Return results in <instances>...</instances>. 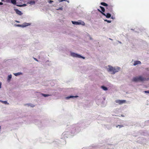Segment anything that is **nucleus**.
<instances>
[{
	"mask_svg": "<svg viewBox=\"0 0 149 149\" xmlns=\"http://www.w3.org/2000/svg\"><path fill=\"white\" fill-rule=\"evenodd\" d=\"M98 10L99 11H100L102 14L103 15L105 16L107 18H109L111 17V15L110 13H107L106 14L105 13H104L102 12L99 10L98 9Z\"/></svg>",
	"mask_w": 149,
	"mask_h": 149,
	"instance_id": "6",
	"label": "nucleus"
},
{
	"mask_svg": "<svg viewBox=\"0 0 149 149\" xmlns=\"http://www.w3.org/2000/svg\"><path fill=\"white\" fill-rule=\"evenodd\" d=\"M26 5L25 4H24L23 5H16V6H18V7H22L24 6H26Z\"/></svg>",
	"mask_w": 149,
	"mask_h": 149,
	"instance_id": "18",
	"label": "nucleus"
},
{
	"mask_svg": "<svg viewBox=\"0 0 149 149\" xmlns=\"http://www.w3.org/2000/svg\"><path fill=\"white\" fill-rule=\"evenodd\" d=\"M4 1V0H1V1L3 2Z\"/></svg>",
	"mask_w": 149,
	"mask_h": 149,
	"instance_id": "32",
	"label": "nucleus"
},
{
	"mask_svg": "<svg viewBox=\"0 0 149 149\" xmlns=\"http://www.w3.org/2000/svg\"><path fill=\"white\" fill-rule=\"evenodd\" d=\"M3 4V3L2 2H0V5H2Z\"/></svg>",
	"mask_w": 149,
	"mask_h": 149,
	"instance_id": "28",
	"label": "nucleus"
},
{
	"mask_svg": "<svg viewBox=\"0 0 149 149\" xmlns=\"http://www.w3.org/2000/svg\"><path fill=\"white\" fill-rule=\"evenodd\" d=\"M11 78H12V75L11 74L9 75L8 76V81L10 80Z\"/></svg>",
	"mask_w": 149,
	"mask_h": 149,
	"instance_id": "16",
	"label": "nucleus"
},
{
	"mask_svg": "<svg viewBox=\"0 0 149 149\" xmlns=\"http://www.w3.org/2000/svg\"><path fill=\"white\" fill-rule=\"evenodd\" d=\"M72 22L73 24H76V25H80V24H81L82 25H85V23L84 22H82L81 23V22H75V21H72Z\"/></svg>",
	"mask_w": 149,
	"mask_h": 149,
	"instance_id": "5",
	"label": "nucleus"
},
{
	"mask_svg": "<svg viewBox=\"0 0 149 149\" xmlns=\"http://www.w3.org/2000/svg\"><path fill=\"white\" fill-rule=\"evenodd\" d=\"M111 18H112V19H113V17H111Z\"/></svg>",
	"mask_w": 149,
	"mask_h": 149,
	"instance_id": "33",
	"label": "nucleus"
},
{
	"mask_svg": "<svg viewBox=\"0 0 149 149\" xmlns=\"http://www.w3.org/2000/svg\"><path fill=\"white\" fill-rule=\"evenodd\" d=\"M1 88V83H0V88Z\"/></svg>",
	"mask_w": 149,
	"mask_h": 149,
	"instance_id": "29",
	"label": "nucleus"
},
{
	"mask_svg": "<svg viewBox=\"0 0 149 149\" xmlns=\"http://www.w3.org/2000/svg\"><path fill=\"white\" fill-rule=\"evenodd\" d=\"M101 5L103 6L106 7L108 6V4L104 2H101Z\"/></svg>",
	"mask_w": 149,
	"mask_h": 149,
	"instance_id": "10",
	"label": "nucleus"
},
{
	"mask_svg": "<svg viewBox=\"0 0 149 149\" xmlns=\"http://www.w3.org/2000/svg\"><path fill=\"white\" fill-rule=\"evenodd\" d=\"M126 101L125 100H117L115 101V102L119 104H121L123 103H125Z\"/></svg>",
	"mask_w": 149,
	"mask_h": 149,
	"instance_id": "4",
	"label": "nucleus"
},
{
	"mask_svg": "<svg viewBox=\"0 0 149 149\" xmlns=\"http://www.w3.org/2000/svg\"><path fill=\"white\" fill-rule=\"evenodd\" d=\"M21 74H22V73L21 72H18L17 73H15L14 74V75L16 76H17L18 75H19Z\"/></svg>",
	"mask_w": 149,
	"mask_h": 149,
	"instance_id": "13",
	"label": "nucleus"
},
{
	"mask_svg": "<svg viewBox=\"0 0 149 149\" xmlns=\"http://www.w3.org/2000/svg\"><path fill=\"white\" fill-rule=\"evenodd\" d=\"M34 59H35V60H36V61H38V60H37L36 58H34Z\"/></svg>",
	"mask_w": 149,
	"mask_h": 149,
	"instance_id": "30",
	"label": "nucleus"
},
{
	"mask_svg": "<svg viewBox=\"0 0 149 149\" xmlns=\"http://www.w3.org/2000/svg\"><path fill=\"white\" fill-rule=\"evenodd\" d=\"M10 0H6V2L7 3H9L10 2Z\"/></svg>",
	"mask_w": 149,
	"mask_h": 149,
	"instance_id": "26",
	"label": "nucleus"
},
{
	"mask_svg": "<svg viewBox=\"0 0 149 149\" xmlns=\"http://www.w3.org/2000/svg\"><path fill=\"white\" fill-rule=\"evenodd\" d=\"M75 97V96H69V97H67L66 98L67 99H69L70 98H72V97Z\"/></svg>",
	"mask_w": 149,
	"mask_h": 149,
	"instance_id": "22",
	"label": "nucleus"
},
{
	"mask_svg": "<svg viewBox=\"0 0 149 149\" xmlns=\"http://www.w3.org/2000/svg\"><path fill=\"white\" fill-rule=\"evenodd\" d=\"M141 62L139 61H135L134 62L133 65L135 66L137 64H141Z\"/></svg>",
	"mask_w": 149,
	"mask_h": 149,
	"instance_id": "9",
	"label": "nucleus"
},
{
	"mask_svg": "<svg viewBox=\"0 0 149 149\" xmlns=\"http://www.w3.org/2000/svg\"><path fill=\"white\" fill-rule=\"evenodd\" d=\"M28 3L30 4H35V2L34 1H30Z\"/></svg>",
	"mask_w": 149,
	"mask_h": 149,
	"instance_id": "11",
	"label": "nucleus"
},
{
	"mask_svg": "<svg viewBox=\"0 0 149 149\" xmlns=\"http://www.w3.org/2000/svg\"><path fill=\"white\" fill-rule=\"evenodd\" d=\"M100 7L101 8L102 11L103 12H104L105 11V9L104 8V7H103L102 6H100Z\"/></svg>",
	"mask_w": 149,
	"mask_h": 149,
	"instance_id": "15",
	"label": "nucleus"
},
{
	"mask_svg": "<svg viewBox=\"0 0 149 149\" xmlns=\"http://www.w3.org/2000/svg\"><path fill=\"white\" fill-rule=\"evenodd\" d=\"M17 22H18V21H17Z\"/></svg>",
	"mask_w": 149,
	"mask_h": 149,
	"instance_id": "34",
	"label": "nucleus"
},
{
	"mask_svg": "<svg viewBox=\"0 0 149 149\" xmlns=\"http://www.w3.org/2000/svg\"><path fill=\"white\" fill-rule=\"evenodd\" d=\"M11 3L15 5L16 4V1L15 0H11Z\"/></svg>",
	"mask_w": 149,
	"mask_h": 149,
	"instance_id": "12",
	"label": "nucleus"
},
{
	"mask_svg": "<svg viewBox=\"0 0 149 149\" xmlns=\"http://www.w3.org/2000/svg\"><path fill=\"white\" fill-rule=\"evenodd\" d=\"M102 88L104 90L107 91V88L104 86H101Z\"/></svg>",
	"mask_w": 149,
	"mask_h": 149,
	"instance_id": "14",
	"label": "nucleus"
},
{
	"mask_svg": "<svg viewBox=\"0 0 149 149\" xmlns=\"http://www.w3.org/2000/svg\"><path fill=\"white\" fill-rule=\"evenodd\" d=\"M17 26L19 27L22 26V25L20 24H18L17 25Z\"/></svg>",
	"mask_w": 149,
	"mask_h": 149,
	"instance_id": "27",
	"label": "nucleus"
},
{
	"mask_svg": "<svg viewBox=\"0 0 149 149\" xmlns=\"http://www.w3.org/2000/svg\"><path fill=\"white\" fill-rule=\"evenodd\" d=\"M71 56L74 57L82 58L83 59H85V57L73 52L71 53Z\"/></svg>",
	"mask_w": 149,
	"mask_h": 149,
	"instance_id": "3",
	"label": "nucleus"
},
{
	"mask_svg": "<svg viewBox=\"0 0 149 149\" xmlns=\"http://www.w3.org/2000/svg\"><path fill=\"white\" fill-rule=\"evenodd\" d=\"M146 80V78L143 77L141 76H140L139 77H134L132 79V81H133L136 82L138 81H142Z\"/></svg>",
	"mask_w": 149,
	"mask_h": 149,
	"instance_id": "2",
	"label": "nucleus"
},
{
	"mask_svg": "<svg viewBox=\"0 0 149 149\" xmlns=\"http://www.w3.org/2000/svg\"><path fill=\"white\" fill-rule=\"evenodd\" d=\"M63 9V8L62 7H60L58 8H57L56 9V10H62Z\"/></svg>",
	"mask_w": 149,
	"mask_h": 149,
	"instance_id": "20",
	"label": "nucleus"
},
{
	"mask_svg": "<svg viewBox=\"0 0 149 149\" xmlns=\"http://www.w3.org/2000/svg\"><path fill=\"white\" fill-rule=\"evenodd\" d=\"M14 10L15 11L16 13L19 15H21L23 14L21 11L17 9H14Z\"/></svg>",
	"mask_w": 149,
	"mask_h": 149,
	"instance_id": "7",
	"label": "nucleus"
},
{
	"mask_svg": "<svg viewBox=\"0 0 149 149\" xmlns=\"http://www.w3.org/2000/svg\"><path fill=\"white\" fill-rule=\"evenodd\" d=\"M104 21L107 22L108 23H111V20H108L107 19H105L104 20Z\"/></svg>",
	"mask_w": 149,
	"mask_h": 149,
	"instance_id": "23",
	"label": "nucleus"
},
{
	"mask_svg": "<svg viewBox=\"0 0 149 149\" xmlns=\"http://www.w3.org/2000/svg\"><path fill=\"white\" fill-rule=\"evenodd\" d=\"M119 127V128H120L122 127H123V125H118L116 126V127Z\"/></svg>",
	"mask_w": 149,
	"mask_h": 149,
	"instance_id": "21",
	"label": "nucleus"
},
{
	"mask_svg": "<svg viewBox=\"0 0 149 149\" xmlns=\"http://www.w3.org/2000/svg\"><path fill=\"white\" fill-rule=\"evenodd\" d=\"M65 0H61L60 1H65Z\"/></svg>",
	"mask_w": 149,
	"mask_h": 149,
	"instance_id": "31",
	"label": "nucleus"
},
{
	"mask_svg": "<svg viewBox=\"0 0 149 149\" xmlns=\"http://www.w3.org/2000/svg\"><path fill=\"white\" fill-rule=\"evenodd\" d=\"M123 116V115H122L121 116Z\"/></svg>",
	"mask_w": 149,
	"mask_h": 149,
	"instance_id": "35",
	"label": "nucleus"
},
{
	"mask_svg": "<svg viewBox=\"0 0 149 149\" xmlns=\"http://www.w3.org/2000/svg\"><path fill=\"white\" fill-rule=\"evenodd\" d=\"M144 92L146 93H149V90L145 91Z\"/></svg>",
	"mask_w": 149,
	"mask_h": 149,
	"instance_id": "24",
	"label": "nucleus"
},
{
	"mask_svg": "<svg viewBox=\"0 0 149 149\" xmlns=\"http://www.w3.org/2000/svg\"><path fill=\"white\" fill-rule=\"evenodd\" d=\"M53 2V1H52V0H50L49 1V3H52Z\"/></svg>",
	"mask_w": 149,
	"mask_h": 149,
	"instance_id": "25",
	"label": "nucleus"
},
{
	"mask_svg": "<svg viewBox=\"0 0 149 149\" xmlns=\"http://www.w3.org/2000/svg\"><path fill=\"white\" fill-rule=\"evenodd\" d=\"M0 101L2 102L3 103H4L5 104H7V102L6 101H2L1 100H0Z\"/></svg>",
	"mask_w": 149,
	"mask_h": 149,
	"instance_id": "19",
	"label": "nucleus"
},
{
	"mask_svg": "<svg viewBox=\"0 0 149 149\" xmlns=\"http://www.w3.org/2000/svg\"><path fill=\"white\" fill-rule=\"evenodd\" d=\"M42 95L44 97H48V96H49L50 95H49L45 94H42Z\"/></svg>",
	"mask_w": 149,
	"mask_h": 149,
	"instance_id": "17",
	"label": "nucleus"
},
{
	"mask_svg": "<svg viewBox=\"0 0 149 149\" xmlns=\"http://www.w3.org/2000/svg\"><path fill=\"white\" fill-rule=\"evenodd\" d=\"M112 6L111 5H108V6H107V7L106 8L107 9H108L109 10V11L110 12H111L112 11Z\"/></svg>",
	"mask_w": 149,
	"mask_h": 149,
	"instance_id": "8",
	"label": "nucleus"
},
{
	"mask_svg": "<svg viewBox=\"0 0 149 149\" xmlns=\"http://www.w3.org/2000/svg\"><path fill=\"white\" fill-rule=\"evenodd\" d=\"M109 68L108 70V71L111 72V74H114L116 72H118L120 69V68L118 67L113 68L110 65H109Z\"/></svg>",
	"mask_w": 149,
	"mask_h": 149,
	"instance_id": "1",
	"label": "nucleus"
}]
</instances>
